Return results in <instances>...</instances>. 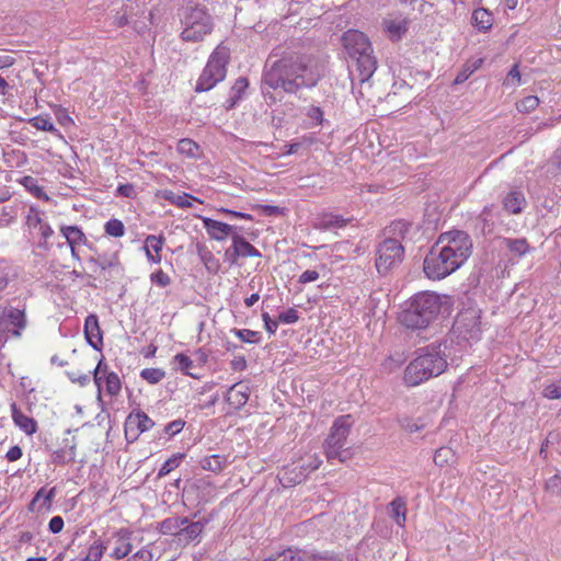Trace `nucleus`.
Masks as SVG:
<instances>
[{"label": "nucleus", "mask_w": 561, "mask_h": 561, "mask_svg": "<svg viewBox=\"0 0 561 561\" xmlns=\"http://www.w3.org/2000/svg\"><path fill=\"white\" fill-rule=\"evenodd\" d=\"M12 420L14 424L23 431L26 435H33L37 431L36 421L22 412L15 402L11 404Z\"/></svg>", "instance_id": "23"}, {"label": "nucleus", "mask_w": 561, "mask_h": 561, "mask_svg": "<svg viewBox=\"0 0 561 561\" xmlns=\"http://www.w3.org/2000/svg\"><path fill=\"white\" fill-rule=\"evenodd\" d=\"M226 256L231 265H236L240 259L261 257V252L242 236L233 233L231 236V245L226 251Z\"/></svg>", "instance_id": "13"}, {"label": "nucleus", "mask_w": 561, "mask_h": 561, "mask_svg": "<svg viewBox=\"0 0 561 561\" xmlns=\"http://www.w3.org/2000/svg\"><path fill=\"white\" fill-rule=\"evenodd\" d=\"M54 113H55V116L60 125L70 126V125L75 124V121L72 119V117L69 115L68 111L65 107H62L60 105H55Z\"/></svg>", "instance_id": "51"}, {"label": "nucleus", "mask_w": 561, "mask_h": 561, "mask_svg": "<svg viewBox=\"0 0 561 561\" xmlns=\"http://www.w3.org/2000/svg\"><path fill=\"white\" fill-rule=\"evenodd\" d=\"M18 182L35 198L44 202H48L50 199L48 194L44 191L43 186L38 184L37 179L31 175H25L21 178Z\"/></svg>", "instance_id": "29"}, {"label": "nucleus", "mask_w": 561, "mask_h": 561, "mask_svg": "<svg viewBox=\"0 0 561 561\" xmlns=\"http://www.w3.org/2000/svg\"><path fill=\"white\" fill-rule=\"evenodd\" d=\"M526 205L525 196L522 192L512 191L503 199L505 210L512 215L522 213Z\"/></svg>", "instance_id": "27"}, {"label": "nucleus", "mask_w": 561, "mask_h": 561, "mask_svg": "<svg viewBox=\"0 0 561 561\" xmlns=\"http://www.w3.org/2000/svg\"><path fill=\"white\" fill-rule=\"evenodd\" d=\"M247 366V359L243 355L234 356L230 363V367L234 371H243Z\"/></svg>", "instance_id": "62"}, {"label": "nucleus", "mask_w": 561, "mask_h": 561, "mask_svg": "<svg viewBox=\"0 0 561 561\" xmlns=\"http://www.w3.org/2000/svg\"><path fill=\"white\" fill-rule=\"evenodd\" d=\"M183 31L181 38L184 42H202L214 30V21L206 9L193 8L183 20Z\"/></svg>", "instance_id": "8"}, {"label": "nucleus", "mask_w": 561, "mask_h": 561, "mask_svg": "<svg viewBox=\"0 0 561 561\" xmlns=\"http://www.w3.org/2000/svg\"><path fill=\"white\" fill-rule=\"evenodd\" d=\"M153 426V420L144 411L133 410L125 421V435L131 439H137L141 433L151 430Z\"/></svg>", "instance_id": "14"}, {"label": "nucleus", "mask_w": 561, "mask_h": 561, "mask_svg": "<svg viewBox=\"0 0 561 561\" xmlns=\"http://www.w3.org/2000/svg\"><path fill=\"white\" fill-rule=\"evenodd\" d=\"M27 327L25 309L5 306L0 311V346L19 339Z\"/></svg>", "instance_id": "9"}, {"label": "nucleus", "mask_w": 561, "mask_h": 561, "mask_svg": "<svg viewBox=\"0 0 561 561\" xmlns=\"http://www.w3.org/2000/svg\"><path fill=\"white\" fill-rule=\"evenodd\" d=\"M322 77V66L312 56L301 53H286L275 61L264 75L270 88L296 93L304 88H312Z\"/></svg>", "instance_id": "2"}, {"label": "nucleus", "mask_w": 561, "mask_h": 561, "mask_svg": "<svg viewBox=\"0 0 561 561\" xmlns=\"http://www.w3.org/2000/svg\"><path fill=\"white\" fill-rule=\"evenodd\" d=\"M250 397V388L242 383H234L227 392L226 401L234 410H240L247 404Z\"/></svg>", "instance_id": "20"}, {"label": "nucleus", "mask_w": 561, "mask_h": 561, "mask_svg": "<svg viewBox=\"0 0 561 561\" xmlns=\"http://www.w3.org/2000/svg\"><path fill=\"white\" fill-rule=\"evenodd\" d=\"M56 495V488H51L46 490L45 488H41L32 501L30 502L27 508L30 512H36L42 510L49 511L51 508L53 500Z\"/></svg>", "instance_id": "22"}, {"label": "nucleus", "mask_w": 561, "mask_h": 561, "mask_svg": "<svg viewBox=\"0 0 561 561\" xmlns=\"http://www.w3.org/2000/svg\"><path fill=\"white\" fill-rule=\"evenodd\" d=\"M205 523L203 522H188L182 526L179 540L182 542H191L198 539L204 531Z\"/></svg>", "instance_id": "30"}, {"label": "nucleus", "mask_w": 561, "mask_h": 561, "mask_svg": "<svg viewBox=\"0 0 561 561\" xmlns=\"http://www.w3.org/2000/svg\"><path fill=\"white\" fill-rule=\"evenodd\" d=\"M399 423L401 428L410 434L416 433L425 427V423L422 422L420 419L414 420L408 416L400 419Z\"/></svg>", "instance_id": "46"}, {"label": "nucleus", "mask_w": 561, "mask_h": 561, "mask_svg": "<svg viewBox=\"0 0 561 561\" xmlns=\"http://www.w3.org/2000/svg\"><path fill=\"white\" fill-rule=\"evenodd\" d=\"M403 364V359L399 356L398 358H396L394 356L390 355L388 356L383 363H382V367L385 368V370H387L388 373H392L396 369H398L399 367H401V365Z\"/></svg>", "instance_id": "57"}, {"label": "nucleus", "mask_w": 561, "mask_h": 561, "mask_svg": "<svg viewBox=\"0 0 561 561\" xmlns=\"http://www.w3.org/2000/svg\"><path fill=\"white\" fill-rule=\"evenodd\" d=\"M165 244L163 234H149L144 242V251L148 262L152 264H160L162 261V249Z\"/></svg>", "instance_id": "19"}, {"label": "nucleus", "mask_w": 561, "mask_h": 561, "mask_svg": "<svg viewBox=\"0 0 561 561\" xmlns=\"http://www.w3.org/2000/svg\"><path fill=\"white\" fill-rule=\"evenodd\" d=\"M185 524H187L186 517H169L160 523L159 531L162 535L180 538L182 526Z\"/></svg>", "instance_id": "28"}, {"label": "nucleus", "mask_w": 561, "mask_h": 561, "mask_svg": "<svg viewBox=\"0 0 561 561\" xmlns=\"http://www.w3.org/2000/svg\"><path fill=\"white\" fill-rule=\"evenodd\" d=\"M60 232L66 238L72 255H75V250L77 245H81L87 242L85 234L77 226L61 227Z\"/></svg>", "instance_id": "26"}, {"label": "nucleus", "mask_w": 561, "mask_h": 561, "mask_svg": "<svg viewBox=\"0 0 561 561\" xmlns=\"http://www.w3.org/2000/svg\"><path fill=\"white\" fill-rule=\"evenodd\" d=\"M185 458V454L178 453L172 455L169 459L164 461V463L161 466L158 472V477L162 478L168 476L171 471L180 467L181 462Z\"/></svg>", "instance_id": "41"}, {"label": "nucleus", "mask_w": 561, "mask_h": 561, "mask_svg": "<svg viewBox=\"0 0 561 561\" xmlns=\"http://www.w3.org/2000/svg\"><path fill=\"white\" fill-rule=\"evenodd\" d=\"M28 123L37 130L49 131L59 135L58 129H56L51 119L47 115L34 116L30 118Z\"/></svg>", "instance_id": "38"}, {"label": "nucleus", "mask_w": 561, "mask_h": 561, "mask_svg": "<svg viewBox=\"0 0 561 561\" xmlns=\"http://www.w3.org/2000/svg\"><path fill=\"white\" fill-rule=\"evenodd\" d=\"M230 60V49L219 44L210 54L195 85V92L202 93L211 90L227 76V66Z\"/></svg>", "instance_id": "6"}, {"label": "nucleus", "mask_w": 561, "mask_h": 561, "mask_svg": "<svg viewBox=\"0 0 561 561\" xmlns=\"http://www.w3.org/2000/svg\"><path fill=\"white\" fill-rule=\"evenodd\" d=\"M105 550V542L101 538H98L89 546L85 558L92 561H101Z\"/></svg>", "instance_id": "44"}, {"label": "nucleus", "mask_w": 561, "mask_h": 561, "mask_svg": "<svg viewBox=\"0 0 561 561\" xmlns=\"http://www.w3.org/2000/svg\"><path fill=\"white\" fill-rule=\"evenodd\" d=\"M473 243L462 230L442 232L423 261V272L431 280H440L458 271L471 256Z\"/></svg>", "instance_id": "1"}, {"label": "nucleus", "mask_w": 561, "mask_h": 561, "mask_svg": "<svg viewBox=\"0 0 561 561\" xmlns=\"http://www.w3.org/2000/svg\"><path fill=\"white\" fill-rule=\"evenodd\" d=\"M298 320V311L294 308H289L285 312L278 314V321L285 324L296 323Z\"/></svg>", "instance_id": "53"}, {"label": "nucleus", "mask_w": 561, "mask_h": 561, "mask_svg": "<svg viewBox=\"0 0 561 561\" xmlns=\"http://www.w3.org/2000/svg\"><path fill=\"white\" fill-rule=\"evenodd\" d=\"M23 455L22 448L18 445L12 446L5 454L8 461L13 462L19 460Z\"/></svg>", "instance_id": "64"}, {"label": "nucleus", "mask_w": 561, "mask_h": 561, "mask_svg": "<svg viewBox=\"0 0 561 561\" xmlns=\"http://www.w3.org/2000/svg\"><path fill=\"white\" fill-rule=\"evenodd\" d=\"M10 279H11L10 265L5 260L0 259V293L3 291L8 287Z\"/></svg>", "instance_id": "49"}, {"label": "nucleus", "mask_w": 561, "mask_h": 561, "mask_svg": "<svg viewBox=\"0 0 561 561\" xmlns=\"http://www.w3.org/2000/svg\"><path fill=\"white\" fill-rule=\"evenodd\" d=\"M117 194L121 195V196L134 198V197H136V190H135V186L133 184H129V183L121 184L117 187Z\"/></svg>", "instance_id": "61"}, {"label": "nucleus", "mask_w": 561, "mask_h": 561, "mask_svg": "<svg viewBox=\"0 0 561 561\" xmlns=\"http://www.w3.org/2000/svg\"><path fill=\"white\" fill-rule=\"evenodd\" d=\"M352 425L353 420L350 414L341 415L335 419L323 446L328 460L339 458L340 461H344V459L341 458V454L346 444Z\"/></svg>", "instance_id": "10"}, {"label": "nucleus", "mask_w": 561, "mask_h": 561, "mask_svg": "<svg viewBox=\"0 0 561 561\" xmlns=\"http://www.w3.org/2000/svg\"><path fill=\"white\" fill-rule=\"evenodd\" d=\"M307 115L309 118L316 121L317 125L322 124L323 122V111L319 106H311Z\"/></svg>", "instance_id": "63"}, {"label": "nucleus", "mask_w": 561, "mask_h": 561, "mask_svg": "<svg viewBox=\"0 0 561 561\" xmlns=\"http://www.w3.org/2000/svg\"><path fill=\"white\" fill-rule=\"evenodd\" d=\"M115 540L114 547L110 552V557L115 560H122L127 557L133 550V531L129 528L121 527L112 534Z\"/></svg>", "instance_id": "16"}, {"label": "nucleus", "mask_w": 561, "mask_h": 561, "mask_svg": "<svg viewBox=\"0 0 561 561\" xmlns=\"http://www.w3.org/2000/svg\"><path fill=\"white\" fill-rule=\"evenodd\" d=\"M152 552L148 547H142L126 561H152Z\"/></svg>", "instance_id": "55"}, {"label": "nucleus", "mask_w": 561, "mask_h": 561, "mask_svg": "<svg viewBox=\"0 0 561 561\" xmlns=\"http://www.w3.org/2000/svg\"><path fill=\"white\" fill-rule=\"evenodd\" d=\"M346 220L343 217L337 215H327L323 217L322 226L323 228L330 227H343L345 226Z\"/></svg>", "instance_id": "54"}, {"label": "nucleus", "mask_w": 561, "mask_h": 561, "mask_svg": "<svg viewBox=\"0 0 561 561\" xmlns=\"http://www.w3.org/2000/svg\"><path fill=\"white\" fill-rule=\"evenodd\" d=\"M25 226L32 238L39 239L38 245L46 248L54 230L45 219L44 211L31 206L25 217Z\"/></svg>", "instance_id": "12"}, {"label": "nucleus", "mask_w": 561, "mask_h": 561, "mask_svg": "<svg viewBox=\"0 0 561 561\" xmlns=\"http://www.w3.org/2000/svg\"><path fill=\"white\" fill-rule=\"evenodd\" d=\"M195 217L199 218L203 221V226L206 229L207 234L213 240L224 241L229 236L233 234L232 233L233 227L226 222L215 220V219H211L208 217H204L202 215H196Z\"/></svg>", "instance_id": "18"}, {"label": "nucleus", "mask_w": 561, "mask_h": 561, "mask_svg": "<svg viewBox=\"0 0 561 561\" xmlns=\"http://www.w3.org/2000/svg\"><path fill=\"white\" fill-rule=\"evenodd\" d=\"M472 73L473 72L470 69L469 61H468V62H466L463 65L461 71H459L458 75L456 76V78L454 80V84H461V83H463Z\"/></svg>", "instance_id": "59"}, {"label": "nucleus", "mask_w": 561, "mask_h": 561, "mask_svg": "<svg viewBox=\"0 0 561 561\" xmlns=\"http://www.w3.org/2000/svg\"><path fill=\"white\" fill-rule=\"evenodd\" d=\"M178 151L187 158H197L199 146L194 140L184 138L178 142Z\"/></svg>", "instance_id": "42"}, {"label": "nucleus", "mask_w": 561, "mask_h": 561, "mask_svg": "<svg viewBox=\"0 0 561 561\" xmlns=\"http://www.w3.org/2000/svg\"><path fill=\"white\" fill-rule=\"evenodd\" d=\"M319 273L314 270H307L300 276L298 282L300 284H308L319 279Z\"/></svg>", "instance_id": "60"}, {"label": "nucleus", "mask_w": 561, "mask_h": 561, "mask_svg": "<svg viewBox=\"0 0 561 561\" xmlns=\"http://www.w3.org/2000/svg\"><path fill=\"white\" fill-rule=\"evenodd\" d=\"M391 516L394 522L403 527L407 520V504L402 497H397L390 503Z\"/></svg>", "instance_id": "33"}, {"label": "nucleus", "mask_w": 561, "mask_h": 561, "mask_svg": "<svg viewBox=\"0 0 561 561\" xmlns=\"http://www.w3.org/2000/svg\"><path fill=\"white\" fill-rule=\"evenodd\" d=\"M185 424L186 423L184 420L178 419V420H174V421L168 423L164 426L163 431H164L165 435H168L169 437H173L174 435H176L183 431Z\"/></svg>", "instance_id": "52"}, {"label": "nucleus", "mask_w": 561, "mask_h": 561, "mask_svg": "<svg viewBox=\"0 0 561 561\" xmlns=\"http://www.w3.org/2000/svg\"><path fill=\"white\" fill-rule=\"evenodd\" d=\"M264 561H304V552L296 548H286L265 558Z\"/></svg>", "instance_id": "32"}, {"label": "nucleus", "mask_w": 561, "mask_h": 561, "mask_svg": "<svg viewBox=\"0 0 561 561\" xmlns=\"http://www.w3.org/2000/svg\"><path fill=\"white\" fill-rule=\"evenodd\" d=\"M98 262L102 270L113 268L121 264L118 251L113 252L110 255L99 254Z\"/></svg>", "instance_id": "47"}, {"label": "nucleus", "mask_w": 561, "mask_h": 561, "mask_svg": "<svg viewBox=\"0 0 561 561\" xmlns=\"http://www.w3.org/2000/svg\"><path fill=\"white\" fill-rule=\"evenodd\" d=\"M542 396L550 400L560 399L561 386H558L556 383L547 385L542 391Z\"/></svg>", "instance_id": "56"}, {"label": "nucleus", "mask_w": 561, "mask_h": 561, "mask_svg": "<svg viewBox=\"0 0 561 561\" xmlns=\"http://www.w3.org/2000/svg\"><path fill=\"white\" fill-rule=\"evenodd\" d=\"M434 462L438 467H448L456 462V453L449 447H440L434 454Z\"/></svg>", "instance_id": "34"}, {"label": "nucleus", "mask_w": 561, "mask_h": 561, "mask_svg": "<svg viewBox=\"0 0 561 561\" xmlns=\"http://www.w3.org/2000/svg\"><path fill=\"white\" fill-rule=\"evenodd\" d=\"M140 377L149 383L154 385L165 377V373L161 368H145L140 371Z\"/></svg>", "instance_id": "45"}, {"label": "nucleus", "mask_w": 561, "mask_h": 561, "mask_svg": "<svg viewBox=\"0 0 561 561\" xmlns=\"http://www.w3.org/2000/svg\"><path fill=\"white\" fill-rule=\"evenodd\" d=\"M448 368L447 355L440 344H430L419 348L402 374V383L415 388L439 377Z\"/></svg>", "instance_id": "3"}, {"label": "nucleus", "mask_w": 561, "mask_h": 561, "mask_svg": "<svg viewBox=\"0 0 561 561\" xmlns=\"http://www.w3.org/2000/svg\"><path fill=\"white\" fill-rule=\"evenodd\" d=\"M199 465L204 470L219 473L228 466V459L222 455H210L201 459Z\"/></svg>", "instance_id": "31"}, {"label": "nucleus", "mask_w": 561, "mask_h": 561, "mask_svg": "<svg viewBox=\"0 0 561 561\" xmlns=\"http://www.w3.org/2000/svg\"><path fill=\"white\" fill-rule=\"evenodd\" d=\"M84 337L88 344L95 351H102L104 346L103 331L96 314H89L84 320Z\"/></svg>", "instance_id": "17"}, {"label": "nucleus", "mask_w": 561, "mask_h": 561, "mask_svg": "<svg viewBox=\"0 0 561 561\" xmlns=\"http://www.w3.org/2000/svg\"><path fill=\"white\" fill-rule=\"evenodd\" d=\"M64 526L65 523L61 516H54L48 523V529L51 534H59Z\"/></svg>", "instance_id": "58"}, {"label": "nucleus", "mask_w": 561, "mask_h": 561, "mask_svg": "<svg viewBox=\"0 0 561 561\" xmlns=\"http://www.w3.org/2000/svg\"><path fill=\"white\" fill-rule=\"evenodd\" d=\"M3 159L10 168H22L26 165L28 161L27 154L24 151L18 149L4 152Z\"/></svg>", "instance_id": "35"}, {"label": "nucleus", "mask_w": 561, "mask_h": 561, "mask_svg": "<svg viewBox=\"0 0 561 561\" xmlns=\"http://www.w3.org/2000/svg\"><path fill=\"white\" fill-rule=\"evenodd\" d=\"M451 306V298L447 295L422 291L410 299L408 307L401 311L398 320L407 329H425L440 312L449 311Z\"/></svg>", "instance_id": "4"}, {"label": "nucleus", "mask_w": 561, "mask_h": 561, "mask_svg": "<svg viewBox=\"0 0 561 561\" xmlns=\"http://www.w3.org/2000/svg\"><path fill=\"white\" fill-rule=\"evenodd\" d=\"M409 20L407 18H387L382 21V28L391 41H400L407 33Z\"/></svg>", "instance_id": "21"}, {"label": "nucleus", "mask_w": 561, "mask_h": 561, "mask_svg": "<svg viewBox=\"0 0 561 561\" xmlns=\"http://www.w3.org/2000/svg\"><path fill=\"white\" fill-rule=\"evenodd\" d=\"M249 87V81L245 77H239L232 88H231V102L227 106L228 108H231L236 105V103L242 98L243 93Z\"/></svg>", "instance_id": "39"}, {"label": "nucleus", "mask_w": 561, "mask_h": 561, "mask_svg": "<svg viewBox=\"0 0 561 561\" xmlns=\"http://www.w3.org/2000/svg\"><path fill=\"white\" fill-rule=\"evenodd\" d=\"M343 46L348 56L356 60V70L362 82L367 81L377 69L376 58L368 37L360 31L348 30L344 33Z\"/></svg>", "instance_id": "5"}, {"label": "nucleus", "mask_w": 561, "mask_h": 561, "mask_svg": "<svg viewBox=\"0 0 561 561\" xmlns=\"http://www.w3.org/2000/svg\"><path fill=\"white\" fill-rule=\"evenodd\" d=\"M322 460L319 455L309 449L304 451L289 465L284 466L278 473V479L284 486H293L301 483L311 472L319 469Z\"/></svg>", "instance_id": "7"}, {"label": "nucleus", "mask_w": 561, "mask_h": 561, "mask_svg": "<svg viewBox=\"0 0 561 561\" xmlns=\"http://www.w3.org/2000/svg\"><path fill=\"white\" fill-rule=\"evenodd\" d=\"M493 14L485 8L473 10L471 15L472 25L481 33H488L493 26Z\"/></svg>", "instance_id": "24"}, {"label": "nucleus", "mask_w": 561, "mask_h": 561, "mask_svg": "<svg viewBox=\"0 0 561 561\" xmlns=\"http://www.w3.org/2000/svg\"><path fill=\"white\" fill-rule=\"evenodd\" d=\"M104 232L108 237L122 238L125 234V225L117 218H112L104 224Z\"/></svg>", "instance_id": "43"}, {"label": "nucleus", "mask_w": 561, "mask_h": 561, "mask_svg": "<svg viewBox=\"0 0 561 561\" xmlns=\"http://www.w3.org/2000/svg\"><path fill=\"white\" fill-rule=\"evenodd\" d=\"M404 256L402 244L394 239H386L377 250L376 268L380 274H387L398 266Z\"/></svg>", "instance_id": "11"}, {"label": "nucleus", "mask_w": 561, "mask_h": 561, "mask_svg": "<svg viewBox=\"0 0 561 561\" xmlns=\"http://www.w3.org/2000/svg\"><path fill=\"white\" fill-rule=\"evenodd\" d=\"M161 196L171 203L172 205L179 207V208H190L193 206V202H197L199 204H203V201L188 194V193H182V194H175L174 192L170 190H165L162 192Z\"/></svg>", "instance_id": "25"}, {"label": "nucleus", "mask_w": 561, "mask_h": 561, "mask_svg": "<svg viewBox=\"0 0 561 561\" xmlns=\"http://www.w3.org/2000/svg\"><path fill=\"white\" fill-rule=\"evenodd\" d=\"M173 362L178 365V369L186 376L192 378H197V376L192 371L194 364L190 356L184 353H178L173 357Z\"/></svg>", "instance_id": "37"}, {"label": "nucleus", "mask_w": 561, "mask_h": 561, "mask_svg": "<svg viewBox=\"0 0 561 561\" xmlns=\"http://www.w3.org/2000/svg\"><path fill=\"white\" fill-rule=\"evenodd\" d=\"M93 379L99 389L104 385L105 391L110 396H116L121 392L122 382L118 375L114 371H107V366H103L102 360L93 370Z\"/></svg>", "instance_id": "15"}, {"label": "nucleus", "mask_w": 561, "mask_h": 561, "mask_svg": "<svg viewBox=\"0 0 561 561\" xmlns=\"http://www.w3.org/2000/svg\"><path fill=\"white\" fill-rule=\"evenodd\" d=\"M504 243H505L506 248L516 256L525 255L530 250L529 243L525 238H520V239L505 238Z\"/></svg>", "instance_id": "36"}, {"label": "nucleus", "mask_w": 561, "mask_h": 561, "mask_svg": "<svg viewBox=\"0 0 561 561\" xmlns=\"http://www.w3.org/2000/svg\"><path fill=\"white\" fill-rule=\"evenodd\" d=\"M233 334L244 343H259L260 333L249 329H234Z\"/></svg>", "instance_id": "48"}, {"label": "nucleus", "mask_w": 561, "mask_h": 561, "mask_svg": "<svg viewBox=\"0 0 561 561\" xmlns=\"http://www.w3.org/2000/svg\"><path fill=\"white\" fill-rule=\"evenodd\" d=\"M150 280L161 288L168 287L171 284V277L161 268L150 274Z\"/></svg>", "instance_id": "50"}, {"label": "nucleus", "mask_w": 561, "mask_h": 561, "mask_svg": "<svg viewBox=\"0 0 561 561\" xmlns=\"http://www.w3.org/2000/svg\"><path fill=\"white\" fill-rule=\"evenodd\" d=\"M540 104V100L536 95H527L515 103L516 110L522 114L534 112Z\"/></svg>", "instance_id": "40"}]
</instances>
